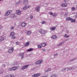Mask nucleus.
<instances>
[{
  "label": "nucleus",
  "instance_id": "nucleus-42",
  "mask_svg": "<svg viewBox=\"0 0 77 77\" xmlns=\"http://www.w3.org/2000/svg\"><path fill=\"white\" fill-rule=\"evenodd\" d=\"M16 38V37L15 36H13L11 38L13 39H14Z\"/></svg>",
  "mask_w": 77,
  "mask_h": 77
},
{
  "label": "nucleus",
  "instance_id": "nucleus-14",
  "mask_svg": "<svg viewBox=\"0 0 77 77\" xmlns=\"http://www.w3.org/2000/svg\"><path fill=\"white\" fill-rule=\"evenodd\" d=\"M35 10L37 11V12H39V11L40 10V7H39V6L35 8Z\"/></svg>",
  "mask_w": 77,
  "mask_h": 77
},
{
  "label": "nucleus",
  "instance_id": "nucleus-50",
  "mask_svg": "<svg viewBox=\"0 0 77 77\" xmlns=\"http://www.w3.org/2000/svg\"><path fill=\"white\" fill-rule=\"evenodd\" d=\"M3 29V26H0V29Z\"/></svg>",
  "mask_w": 77,
  "mask_h": 77
},
{
  "label": "nucleus",
  "instance_id": "nucleus-52",
  "mask_svg": "<svg viewBox=\"0 0 77 77\" xmlns=\"http://www.w3.org/2000/svg\"><path fill=\"white\" fill-rule=\"evenodd\" d=\"M2 66L3 67H5V66H6V65L5 64H4V65H3Z\"/></svg>",
  "mask_w": 77,
  "mask_h": 77
},
{
  "label": "nucleus",
  "instance_id": "nucleus-12",
  "mask_svg": "<svg viewBox=\"0 0 77 77\" xmlns=\"http://www.w3.org/2000/svg\"><path fill=\"white\" fill-rule=\"evenodd\" d=\"M52 69L51 68H48L45 71V72H49V71H51Z\"/></svg>",
  "mask_w": 77,
  "mask_h": 77
},
{
  "label": "nucleus",
  "instance_id": "nucleus-21",
  "mask_svg": "<svg viewBox=\"0 0 77 77\" xmlns=\"http://www.w3.org/2000/svg\"><path fill=\"white\" fill-rule=\"evenodd\" d=\"M18 69V67L17 66H14L13 67V71H15V70H17Z\"/></svg>",
  "mask_w": 77,
  "mask_h": 77
},
{
  "label": "nucleus",
  "instance_id": "nucleus-15",
  "mask_svg": "<svg viewBox=\"0 0 77 77\" xmlns=\"http://www.w3.org/2000/svg\"><path fill=\"white\" fill-rule=\"evenodd\" d=\"M30 44V42L28 41L26 44L24 45L25 47H27V46H29Z\"/></svg>",
  "mask_w": 77,
  "mask_h": 77
},
{
  "label": "nucleus",
  "instance_id": "nucleus-55",
  "mask_svg": "<svg viewBox=\"0 0 77 77\" xmlns=\"http://www.w3.org/2000/svg\"><path fill=\"white\" fill-rule=\"evenodd\" d=\"M41 4H43V3H41Z\"/></svg>",
  "mask_w": 77,
  "mask_h": 77
},
{
  "label": "nucleus",
  "instance_id": "nucleus-25",
  "mask_svg": "<svg viewBox=\"0 0 77 77\" xmlns=\"http://www.w3.org/2000/svg\"><path fill=\"white\" fill-rule=\"evenodd\" d=\"M11 18H15V15L14 14H12L11 15Z\"/></svg>",
  "mask_w": 77,
  "mask_h": 77
},
{
  "label": "nucleus",
  "instance_id": "nucleus-5",
  "mask_svg": "<svg viewBox=\"0 0 77 77\" xmlns=\"http://www.w3.org/2000/svg\"><path fill=\"white\" fill-rule=\"evenodd\" d=\"M39 32L41 34H44L46 33V32L45 30L44 29H41L39 30Z\"/></svg>",
  "mask_w": 77,
  "mask_h": 77
},
{
  "label": "nucleus",
  "instance_id": "nucleus-33",
  "mask_svg": "<svg viewBox=\"0 0 77 77\" xmlns=\"http://www.w3.org/2000/svg\"><path fill=\"white\" fill-rule=\"evenodd\" d=\"M23 9L24 10H26L27 9V7H26V5L23 7Z\"/></svg>",
  "mask_w": 77,
  "mask_h": 77
},
{
  "label": "nucleus",
  "instance_id": "nucleus-38",
  "mask_svg": "<svg viewBox=\"0 0 77 77\" xmlns=\"http://www.w3.org/2000/svg\"><path fill=\"white\" fill-rule=\"evenodd\" d=\"M29 17V18H30L31 19H33V17L32 15H30Z\"/></svg>",
  "mask_w": 77,
  "mask_h": 77
},
{
  "label": "nucleus",
  "instance_id": "nucleus-39",
  "mask_svg": "<svg viewBox=\"0 0 77 77\" xmlns=\"http://www.w3.org/2000/svg\"><path fill=\"white\" fill-rule=\"evenodd\" d=\"M75 59H71L70 60V62H72V61H74V60H75Z\"/></svg>",
  "mask_w": 77,
  "mask_h": 77
},
{
  "label": "nucleus",
  "instance_id": "nucleus-41",
  "mask_svg": "<svg viewBox=\"0 0 77 77\" xmlns=\"http://www.w3.org/2000/svg\"><path fill=\"white\" fill-rule=\"evenodd\" d=\"M45 23V21H43L42 22V24H44V23Z\"/></svg>",
  "mask_w": 77,
  "mask_h": 77
},
{
  "label": "nucleus",
  "instance_id": "nucleus-23",
  "mask_svg": "<svg viewBox=\"0 0 77 77\" xmlns=\"http://www.w3.org/2000/svg\"><path fill=\"white\" fill-rule=\"evenodd\" d=\"M64 43V42H62L61 43H60L59 44H58V45H57V46L58 47H59V46H60V45H61L62 44H63Z\"/></svg>",
  "mask_w": 77,
  "mask_h": 77
},
{
  "label": "nucleus",
  "instance_id": "nucleus-9",
  "mask_svg": "<svg viewBox=\"0 0 77 77\" xmlns=\"http://www.w3.org/2000/svg\"><path fill=\"white\" fill-rule=\"evenodd\" d=\"M16 12L17 15H21V11L19 10H17Z\"/></svg>",
  "mask_w": 77,
  "mask_h": 77
},
{
  "label": "nucleus",
  "instance_id": "nucleus-54",
  "mask_svg": "<svg viewBox=\"0 0 77 77\" xmlns=\"http://www.w3.org/2000/svg\"><path fill=\"white\" fill-rule=\"evenodd\" d=\"M76 8H77V5L76 6Z\"/></svg>",
  "mask_w": 77,
  "mask_h": 77
},
{
  "label": "nucleus",
  "instance_id": "nucleus-48",
  "mask_svg": "<svg viewBox=\"0 0 77 77\" xmlns=\"http://www.w3.org/2000/svg\"><path fill=\"white\" fill-rule=\"evenodd\" d=\"M68 1H69V0H65V2L66 3H67V2H68Z\"/></svg>",
  "mask_w": 77,
  "mask_h": 77
},
{
  "label": "nucleus",
  "instance_id": "nucleus-8",
  "mask_svg": "<svg viewBox=\"0 0 77 77\" xmlns=\"http://www.w3.org/2000/svg\"><path fill=\"white\" fill-rule=\"evenodd\" d=\"M41 75V74L40 73H36L34 74V75H33L32 76L33 77H38V76H40Z\"/></svg>",
  "mask_w": 77,
  "mask_h": 77
},
{
  "label": "nucleus",
  "instance_id": "nucleus-19",
  "mask_svg": "<svg viewBox=\"0 0 77 77\" xmlns=\"http://www.w3.org/2000/svg\"><path fill=\"white\" fill-rule=\"evenodd\" d=\"M72 20V18L68 17L66 18V21H71Z\"/></svg>",
  "mask_w": 77,
  "mask_h": 77
},
{
  "label": "nucleus",
  "instance_id": "nucleus-20",
  "mask_svg": "<svg viewBox=\"0 0 77 77\" xmlns=\"http://www.w3.org/2000/svg\"><path fill=\"white\" fill-rule=\"evenodd\" d=\"M33 48H30L28 49L27 50V51H28V52H30V51H33Z\"/></svg>",
  "mask_w": 77,
  "mask_h": 77
},
{
  "label": "nucleus",
  "instance_id": "nucleus-1",
  "mask_svg": "<svg viewBox=\"0 0 77 77\" xmlns=\"http://www.w3.org/2000/svg\"><path fill=\"white\" fill-rule=\"evenodd\" d=\"M66 69L68 71V70H73L75 69V67H72L66 68L63 69L62 71V72H65L66 71Z\"/></svg>",
  "mask_w": 77,
  "mask_h": 77
},
{
  "label": "nucleus",
  "instance_id": "nucleus-34",
  "mask_svg": "<svg viewBox=\"0 0 77 77\" xmlns=\"http://www.w3.org/2000/svg\"><path fill=\"white\" fill-rule=\"evenodd\" d=\"M71 22L72 23H74L75 21V20L74 19H72V20H71Z\"/></svg>",
  "mask_w": 77,
  "mask_h": 77
},
{
  "label": "nucleus",
  "instance_id": "nucleus-35",
  "mask_svg": "<svg viewBox=\"0 0 77 77\" xmlns=\"http://www.w3.org/2000/svg\"><path fill=\"white\" fill-rule=\"evenodd\" d=\"M38 48L39 49L41 48H42V46L40 45H38Z\"/></svg>",
  "mask_w": 77,
  "mask_h": 77
},
{
  "label": "nucleus",
  "instance_id": "nucleus-46",
  "mask_svg": "<svg viewBox=\"0 0 77 77\" xmlns=\"http://www.w3.org/2000/svg\"><path fill=\"white\" fill-rule=\"evenodd\" d=\"M16 44L17 45H20V42H16Z\"/></svg>",
  "mask_w": 77,
  "mask_h": 77
},
{
  "label": "nucleus",
  "instance_id": "nucleus-36",
  "mask_svg": "<svg viewBox=\"0 0 77 77\" xmlns=\"http://www.w3.org/2000/svg\"><path fill=\"white\" fill-rule=\"evenodd\" d=\"M20 3H21V1H19L18 2H17L16 3V5H18V4H20Z\"/></svg>",
  "mask_w": 77,
  "mask_h": 77
},
{
  "label": "nucleus",
  "instance_id": "nucleus-7",
  "mask_svg": "<svg viewBox=\"0 0 77 77\" xmlns=\"http://www.w3.org/2000/svg\"><path fill=\"white\" fill-rule=\"evenodd\" d=\"M42 60H38L35 63L36 64V65H40L41 63H42Z\"/></svg>",
  "mask_w": 77,
  "mask_h": 77
},
{
  "label": "nucleus",
  "instance_id": "nucleus-53",
  "mask_svg": "<svg viewBox=\"0 0 77 77\" xmlns=\"http://www.w3.org/2000/svg\"><path fill=\"white\" fill-rule=\"evenodd\" d=\"M24 58V56H23L21 57V59H23Z\"/></svg>",
  "mask_w": 77,
  "mask_h": 77
},
{
  "label": "nucleus",
  "instance_id": "nucleus-24",
  "mask_svg": "<svg viewBox=\"0 0 77 77\" xmlns=\"http://www.w3.org/2000/svg\"><path fill=\"white\" fill-rule=\"evenodd\" d=\"M27 3H28V1H27L25 0V1H24L23 2L24 5H27Z\"/></svg>",
  "mask_w": 77,
  "mask_h": 77
},
{
  "label": "nucleus",
  "instance_id": "nucleus-13",
  "mask_svg": "<svg viewBox=\"0 0 77 77\" xmlns=\"http://www.w3.org/2000/svg\"><path fill=\"white\" fill-rule=\"evenodd\" d=\"M26 25H27V23L24 22H23L21 24V26L22 27H25Z\"/></svg>",
  "mask_w": 77,
  "mask_h": 77
},
{
  "label": "nucleus",
  "instance_id": "nucleus-51",
  "mask_svg": "<svg viewBox=\"0 0 77 77\" xmlns=\"http://www.w3.org/2000/svg\"><path fill=\"white\" fill-rule=\"evenodd\" d=\"M42 50H43V51H45V49H42Z\"/></svg>",
  "mask_w": 77,
  "mask_h": 77
},
{
  "label": "nucleus",
  "instance_id": "nucleus-44",
  "mask_svg": "<svg viewBox=\"0 0 77 77\" xmlns=\"http://www.w3.org/2000/svg\"><path fill=\"white\" fill-rule=\"evenodd\" d=\"M53 17H57V14H55L53 15Z\"/></svg>",
  "mask_w": 77,
  "mask_h": 77
},
{
  "label": "nucleus",
  "instance_id": "nucleus-22",
  "mask_svg": "<svg viewBox=\"0 0 77 77\" xmlns=\"http://www.w3.org/2000/svg\"><path fill=\"white\" fill-rule=\"evenodd\" d=\"M57 38V36L56 35H53L52 37V39H56Z\"/></svg>",
  "mask_w": 77,
  "mask_h": 77
},
{
  "label": "nucleus",
  "instance_id": "nucleus-57",
  "mask_svg": "<svg viewBox=\"0 0 77 77\" xmlns=\"http://www.w3.org/2000/svg\"><path fill=\"white\" fill-rule=\"evenodd\" d=\"M4 19H5V18H4Z\"/></svg>",
  "mask_w": 77,
  "mask_h": 77
},
{
  "label": "nucleus",
  "instance_id": "nucleus-32",
  "mask_svg": "<svg viewBox=\"0 0 77 77\" xmlns=\"http://www.w3.org/2000/svg\"><path fill=\"white\" fill-rule=\"evenodd\" d=\"M68 13L67 12L65 13V14L64 15V17H66L67 16H68Z\"/></svg>",
  "mask_w": 77,
  "mask_h": 77
},
{
  "label": "nucleus",
  "instance_id": "nucleus-27",
  "mask_svg": "<svg viewBox=\"0 0 77 77\" xmlns=\"http://www.w3.org/2000/svg\"><path fill=\"white\" fill-rule=\"evenodd\" d=\"M42 47H45V46H46L47 45H46V43H43L42 44Z\"/></svg>",
  "mask_w": 77,
  "mask_h": 77
},
{
  "label": "nucleus",
  "instance_id": "nucleus-10",
  "mask_svg": "<svg viewBox=\"0 0 77 77\" xmlns=\"http://www.w3.org/2000/svg\"><path fill=\"white\" fill-rule=\"evenodd\" d=\"M67 6V5L66 3H62L61 4V6L62 7H66Z\"/></svg>",
  "mask_w": 77,
  "mask_h": 77
},
{
  "label": "nucleus",
  "instance_id": "nucleus-6",
  "mask_svg": "<svg viewBox=\"0 0 77 77\" xmlns=\"http://www.w3.org/2000/svg\"><path fill=\"white\" fill-rule=\"evenodd\" d=\"M5 39H6V37L4 36L0 37V42H2V41L5 40Z\"/></svg>",
  "mask_w": 77,
  "mask_h": 77
},
{
  "label": "nucleus",
  "instance_id": "nucleus-16",
  "mask_svg": "<svg viewBox=\"0 0 77 77\" xmlns=\"http://www.w3.org/2000/svg\"><path fill=\"white\" fill-rule=\"evenodd\" d=\"M56 29V27L54 26L52 27L51 28H50V30H51L52 31H54V30H55Z\"/></svg>",
  "mask_w": 77,
  "mask_h": 77
},
{
  "label": "nucleus",
  "instance_id": "nucleus-2",
  "mask_svg": "<svg viewBox=\"0 0 77 77\" xmlns=\"http://www.w3.org/2000/svg\"><path fill=\"white\" fill-rule=\"evenodd\" d=\"M11 12H12V11L11 10H9L8 11L5 13V17L8 16V15H9L11 13Z\"/></svg>",
  "mask_w": 77,
  "mask_h": 77
},
{
  "label": "nucleus",
  "instance_id": "nucleus-47",
  "mask_svg": "<svg viewBox=\"0 0 77 77\" xmlns=\"http://www.w3.org/2000/svg\"><path fill=\"white\" fill-rule=\"evenodd\" d=\"M57 55V53L55 54L54 55V57H55V56H56Z\"/></svg>",
  "mask_w": 77,
  "mask_h": 77
},
{
  "label": "nucleus",
  "instance_id": "nucleus-17",
  "mask_svg": "<svg viewBox=\"0 0 77 77\" xmlns=\"http://www.w3.org/2000/svg\"><path fill=\"white\" fill-rule=\"evenodd\" d=\"M57 75H56V74H51L50 75L51 77H56V76Z\"/></svg>",
  "mask_w": 77,
  "mask_h": 77
},
{
  "label": "nucleus",
  "instance_id": "nucleus-30",
  "mask_svg": "<svg viewBox=\"0 0 77 77\" xmlns=\"http://www.w3.org/2000/svg\"><path fill=\"white\" fill-rule=\"evenodd\" d=\"M26 8L28 9V8H30V5H25Z\"/></svg>",
  "mask_w": 77,
  "mask_h": 77
},
{
  "label": "nucleus",
  "instance_id": "nucleus-49",
  "mask_svg": "<svg viewBox=\"0 0 77 77\" xmlns=\"http://www.w3.org/2000/svg\"><path fill=\"white\" fill-rule=\"evenodd\" d=\"M66 32L67 33H69V31L68 30H66Z\"/></svg>",
  "mask_w": 77,
  "mask_h": 77
},
{
  "label": "nucleus",
  "instance_id": "nucleus-28",
  "mask_svg": "<svg viewBox=\"0 0 77 77\" xmlns=\"http://www.w3.org/2000/svg\"><path fill=\"white\" fill-rule=\"evenodd\" d=\"M64 38H69V36L66 35V34H65L64 35Z\"/></svg>",
  "mask_w": 77,
  "mask_h": 77
},
{
  "label": "nucleus",
  "instance_id": "nucleus-26",
  "mask_svg": "<svg viewBox=\"0 0 77 77\" xmlns=\"http://www.w3.org/2000/svg\"><path fill=\"white\" fill-rule=\"evenodd\" d=\"M15 35V32H12L11 34H10V36H14V35Z\"/></svg>",
  "mask_w": 77,
  "mask_h": 77
},
{
  "label": "nucleus",
  "instance_id": "nucleus-18",
  "mask_svg": "<svg viewBox=\"0 0 77 77\" xmlns=\"http://www.w3.org/2000/svg\"><path fill=\"white\" fill-rule=\"evenodd\" d=\"M32 32H31L30 31H29L27 32V35H29V36H30Z\"/></svg>",
  "mask_w": 77,
  "mask_h": 77
},
{
  "label": "nucleus",
  "instance_id": "nucleus-37",
  "mask_svg": "<svg viewBox=\"0 0 77 77\" xmlns=\"http://www.w3.org/2000/svg\"><path fill=\"white\" fill-rule=\"evenodd\" d=\"M8 70L10 71H13V67L12 68H9L8 69Z\"/></svg>",
  "mask_w": 77,
  "mask_h": 77
},
{
  "label": "nucleus",
  "instance_id": "nucleus-3",
  "mask_svg": "<svg viewBox=\"0 0 77 77\" xmlns=\"http://www.w3.org/2000/svg\"><path fill=\"white\" fill-rule=\"evenodd\" d=\"M29 66V65H24L20 68V69L21 70H23L24 69H26V68H28Z\"/></svg>",
  "mask_w": 77,
  "mask_h": 77
},
{
  "label": "nucleus",
  "instance_id": "nucleus-29",
  "mask_svg": "<svg viewBox=\"0 0 77 77\" xmlns=\"http://www.w3.org/2000/svg\"><path fill=\"white\" fill-rule=\"evenodd\" d=\"M24 53H21L19 55V56H24Z\"/></svg>",
  "mask_w": 77,
  "mask_h": 77
},
{
  "label": "nucleus",
  "instance_id": "nucleus-45",
  "mask_svg": "<svg viewBox=\"0 0 77 77\" xmlns=\"http://www.w3.org/2000/svg\"><path fill=\"white\" fill-rule=\"evenodd\" d=\"M49 14L50 15H53V14L51 12H49Z\"/></svg>",
  "mask_w": 77,
  "mask_h": 77
},
{
  "label": "nucleus",
  "instance_id": "nucleus-11",
  "mask_svg": "<svg viewBox=\"0 0 77 77\" xmlns=\"http://www.w3.org/2000/svg\"><path fill=\"white\" fill-rule=\"evenodd\" d=\"M14 75L13 74H11V75H6L5 76V77H14Z\"/></svg>",
  "mask_w": 77,
  "mask_h": 77
},
{
  "label": "nucleus",
  "instance_id": "nucleus-40",
  "mask_svg": "<svg viewBox=\"0 0 77 77\" xmlns=\"http://www.w3.org/2000/svg\"><path fill=\"white\" fill-rule=\"evenodd\" d=\"M17 65V63L16 62H14L12 65Z\"/></svg>",
  "mask_w": 77,
  "mask_h": 77
},
{
  "label": "nucleus",
  "instance_id": "nucleus-43",
  "mask_svg": "<svg viewBox=\"0 0 77 77\" xmlns=\"http://www.w3.org/2000/svg\"><path fill=\"white\" fill-rule=\"evenodd\" d=\"M11 30H12L13 29H14V26H12L11 29H10Z\"/></svg>",
  "mask_w": 77,
  "mask_h": 77
},
{
  "label": "nucleus",
  "instance_id": "nucleus-4",
  "mask_svg": "<svg viewBox=\"0 0 77 77\" xmlns=\"http://www.w3.org/2000/svg\"><path fill=\"white\" fill-rule=\"evenodd\" d=\"M13 51H14V47H10L8 51V53H12Z\"/></svg>",
  "mask_w": 77,
  "mask_h": 77
},
{
  "label": "nucleus",
  "instance_id": "nucleus-56",
  "mask_svg": "<svg viewBox=\"0 0 77 77\" xmlns=\"http://www.w3.org/2000/svg\"><path fill=\"white\" fill-rule=\"evenodd\" d=\"M9 64V63H8V64H7V65H8Z\"/></svg>",
  "mask_w": 77,
  "mask_h": 77
},
{
  "label": "nucleus",
  "instance_id": "nucleus-31",
  "mask_svg": "<svg viewBox=\"0 0 77 77\" xmlns=\"http://www.w3.org/2000/svg\"><path fill=\"white\" fill-rule=\"evenodd\" d=\"M71 9L72 11H74L75 10V8L74 7H72V8Z\"/></svg>",
  "mask_w": 77,
  "mask_h": 77
}]
</instances>
